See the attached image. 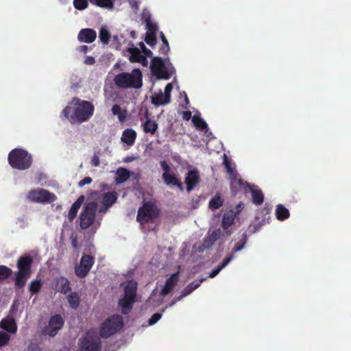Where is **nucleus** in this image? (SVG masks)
Listing matches in <instances>:
<instances>
[{
	"instance_id": "nucleus-7",
	"label": "nucleus",
	"mask_w": 351,
	"mask_h": 351,
	"mask_svg": "<svg viewBox=\"0 0 351 351\" xmlns=\"http://www.w3.org/2000/svg\"><path fill=\"white\" fill-rule=\"evenodd\" d=\"M97 210V204L94 201L85 204L80 215V226L82 229H87L93 224L95 220Z\"/></svg>"
},
{
	"instance_id": "nucleus-16",
	"label": "nucleus",
	"mask_w": 351,
	"mask_h": 351,
	"mask_svg": "<svg viewBox=\"0 0 351 351\" xmlns=\"http://www.w3.org/2000/svg\"><path fill=\"white\" fill-rule=\"evenodd\" d=\"M199 181L200 178L197 170L194 169L189 171L185 178L187 191L189 192L192 191Z\"/></svg>"
},
{
	"instance_id": "nucleus-33",
	"label": "nucleus",
	"mask_w": 351,
	"mask_h": 351,
	"mask_svg": "<svg viewBox=\"0 0 351 351\" xmlns=\"http://www.w3.org/2000/svg\"><path fill=\"white\" fill-rule=\"evenodd\" d=\"M223 199L219 193L213 197L208 203L209 208L212 210H217L223 205Z\"/></svg>"
},
{
	"instance_id": "nucleus-34",
	"label": "nucleus",
	"mask_w": 351,
	"mask_h": 351,
	"mask_svg": "<svg viewBox=\"0 0 351 351\" xmlns=\"http://www.w3.org/2000/svg\"><path fill=\"white\" fill-rule=\"evenodd\" d=\"M130 54L129 60L131 62H138L140 58L142 57V54L140 50L136 47H130L128 49Z\"/></svg>"
},
{
	"instance_id": "nucleus-48",
	"label": "nucleus",
	"mask_w": 351,
	"mask_h": 351,
	"mask_svg": "<svg viewBox=\"0 0 351 351\" xmlns=\"http://www.w3.org/2000/svg\"><path fill=\"white\" fill-rule=\"evenodd\" d=\"M40 287V282L38 280H34L32 282L29 286V291L32 293H36Z\"/></svg>"
},
{
	"instance_id": "nucleus-40",
	"label": "nucleus",
	"mask_w": 351,
	"mask_h": 351,
	"mask_svg": "<svg viewBox=\"0 0 351 351\" xmlns=\"http://www.w3.org/2000/svg\"><path fill=\"white\" fill-rule=\"evenodd\" d=\"M223 165L226 169L227 173L230 175V177L237 173V171L232 167L230 161L225 154H223Z\"/></svg>"
},
{
	"instance_id": "nucleus-11",
	"label": "nucleus",
	"mask_w": 351,
	"mask_h": 351,
	"mask_svg": "<svg viewBox=\"0 0 351 351\" xmlns=\"http://www.w3.org/2000/svg\"><path fill=\"white\" fill-rule=\"evenodd\" d=\"M64 324V319L60 314L53 315L45 326V335L50 337L56 336Z\"/></svg>"
},
{
	"instance_id": "nucleus-44",
	"label": "nucleus",
	"mask_w": 351,
	"mask_h": 351,
	"mask_svg": "<svg viewBox=\"0 0 351 351\" xmlns=\"http://www.w3.org/2000/svg\"><path fill=\"white\" fill-rule=\"evenodd\" d=\"M145 41L150 47H154L156 44V36L155 34H146Z\"/></svg>"
},
{
	"instance_id": "nucleus-4",
	"label": "nucleus",
	"mask_w": 351,
	"mask_h": 351,
	"mask_svg": "<svg viewBox=\"0 0 351 351\" xmlns=\"http://www.w3.org/2000/svg\"><path fill=\"white\" fill-rule=\"evenodd\" d=\"M124 326L123 317L117 314L112 315L103 322L99 327V336L107 339L119 332Z\"/></svg>"
},
{
	"instance_id": "nucleus-2",
	"label": "nucleus",
	"mask_w": 351,
	"mask_h": 351,
	"mask_svg": "<svg viewBox=\"0 0 351 351\" xmlns=\"http://www.w3.org/2000/svg\"><path fill=\"white\" fill-rule=\"evenodd\" d=\"M114 83L119 88H141L143 86V74L139 69H134L131 73L122 72L114 76Z\"/></svg>"
},
{
	"instance_id": "nucleus-58",
	"label": "nucleus",
	"mask_w": 351,
	"mask_h": 351,
	"mask_svg": "<svg viewBox=\"0 0 351 351\" xmlns=\"http://www.w3.org/2000/svg\"><path fill=\"white\" fill-rule=\"evenodd\" d=\"M84 64L86 65H93L95 63V60L93 56H86L84 59Z\"/></svg>"
},
{
	"instance_id": "nucleus-3",
	"label": "nucleus",
	"mask_w": 351,
	"mask_h": 351,
	"mask_svg": "<svg viewBox=\"0 0 351 351\" xmlns=\"http://www.w3.org/2000/svg\"><path fill=\"white\" fill-rule=\"evenodd\" d=\"M10 166L19 171L29 169L33 162L32 156L26 149L15 148L12 149L8 156Z\"/></svg>"
},
{
	"instance_id": "nucleus-8",
	"label": "nucleus",
	"mask_w": 351,
	"mask_h": 351,
	"mask_svg": "<svg viewBox=\"0 0 351 351\" xmlns=\"http://www.w3.org/2000/svg\"><path fill=\"white\" fill-rule=\"evenodd\" d=\"M101 342L96 335L88 332L83 338L80 351H101Z\"/></svg>"
},
{
	"instance_id": "nucleus-43",
	"label": "nucleus",
	"mask_w": 351,
	"mask_h": 351,
	"mask_svg": "<svg viewBox=\"0 0 351 351\" xmlns=\"http://www.w3.org/2000/svg\"><path fill=\"white\" fill-rule=\"evenodd\" d=\"M10 340V337L8 333L0 331V348L6 346Z\"/></svg>"
},
{
	"instance_id": "nucleus-62",
	"label": "nucleus",
	"mask_w": 351,
	"mask_h": 351,
	"mask_svg": "<svg viewBox=\"0 0 351 351\" xmlns=\"http://www.w3.org/2000/svg\"><path fill=\"white\" fill-rule=\"evenodd\" d=\"M138 63H141L143 66H147L148 62L146 57L143 55Z\"/></svg>"
},
{
	"instance_id": "nucleus-56",
	"label": "nucleus",
	"mask_w": 351,
	"mask_h": 351,
	"mask_svg": "<svg viewBox=\"0 0 351 351\" xmlns=\"http://www.w3.org/2000/svg\"><path fill=\"white\" fill-rule=\"evenodd\" d=\"M245 204L243 203L240 202L237 205L235 208L232 209L236 215H239L241 210L244 208Z\"/></svg>"
},
{
	"instance_id": "nucleus-47",
	"label": "nucleus",
	"mask_w": 351,
	"mask_h": 351,
	"mask_svg": "<svg viewBox=\"0 0 351 351\" xmlns=\"http://www.w3.org/2000/svg\"><path fill=\"white\" fill-rule=\"evenodd\" d=\"M162 317V314L159 313H156L152 315V317L148 320V323L149 325L155 324L160 318Z\"/></svg>"
},
{
	"instance_id": "nucleus-28",
	"label": "nucleus",
	"mask_w": 351,
	"mask_h": 351,
	"mask_svg": "<svg viewBox=\"0 0 351 351\" xmlns=\"http://www.w3.org/2000/svg\"><path fill=\"white\" fill-rule=\"evenodd\" d=\"M131 176V172L125 168L119 167L116 172L115 182L121 184L125 182Z\"/></svg>"
},
{
	"instance_id": "nucleus-38",
	"label": "nucleus",
	"mask_w": 351,
	"mask_h": 351,
	"mask_svg": "<svg viewBox=\"0 0 351 351\" xmlns=\"http://www.w3.org/2000/svg\"><path fill=\"white\" fill-rule=\"evenodd\" d=\"M192 121L195 126L200 130H204L208 128V125L206 121L200 117L194 116Z\"/></svg>"
},
{
	"instance_id": "nucleus-57",
	"label": "nucleus",
	"mask_w": 351,
	"mask_h": 351,
	"mask_svg": "<svg viewBox=\"0 0 351 351\" xmlns=\"http://www.w3.org/2000/svg\"><path fill=\"white\" fill-rule=\"evenodd\" d=\"M122 109L120 107L119 105L118 104H114L112 108V112L114 115H117L118 116V114H120V112H121Z\"/></svg>"
},
{
	"instance_id": "nucleus-31",
	"label": "nucleus",
	"mask_w": 351,
	"mask_h": 351,
	"mask_svg": "<svg viewBox=\"0 0 351 351\" xmlns=\"http://www.w3.org/2000/svg\"><path fill=\"white\" fill-rule=\"evenodd\" d=\"M137 284L130 282L124 288V295L135 300L136 296Z\"/></svg>"
},
{
	"instance_id": "nucleus-37",
	"label": "nucleus",
	"mask_w": 351,
	"mask_h": 351,
	"mask_svg": "<svg viewBox=\"0 0 351 351\" xmlns=\"http://www.w3.org/2000/svg\"><path fill=\"white\" fill-rule=\"evenodd\" d=\"M99 38L101 42L104 44H108L110 38L109 31L106 27H101L99 32Z\"/></svg>"
},
{
	"instance_id": "nucleus-49",
	"label": "nucleus",
	"mask_w": 351,
	"mask_h": 351,
	"mask_svg": "<svg viewBox=\"0 0 351 351\" xmlns=\"http://www.w3.org/2000/svg\"><path fill=\"white\" fill-rule=\"evenodd\" d=\"M43 173L42 171L37 172L34 177L32 180V184H39L42 182L43 179Z\"/></svg>"
},
{
	"instance_id": "nucleus-52",
	"label": "nucleus",
	"mask_w": 351,
	"mask_h": 351,
	"mask_svg": "<svg viewBox=\"0 0 351 351\" xmlns=\"http://www.w3.org/2000/svg\"><path fill=\"white\" fill-rule=\"evenodd\" d=\"M169 49V43H167L166 44L162 43V46L159 48V53L162 55L166 56L168 54Z\"/></svg>"
},
{
	"instance_id": "nucleus-51",
	"label": "nucleus",
	"mask_w": 351,
	"mask_h": 351,
	"mask_svg": "<svg viewBox=\"0 0 351 351\" xmlns=\"http://www.w3.org/2000/svg\"><path fill=\"white\" fill-rule=\"evenodd\" d=\"M172 88H173L172 84L171 83L167 84L165 88V92L163 93L165 95V97H166V98H167V99H169L170 101H171V92L172 90Z\"/></svg>"
},
{
	"instance_id": "nucleus-39",
	"label": "nucleus",
	"mask_w": 351,
	"mask_h": 351,
	"mask_svg": "<svg viewBox=\"0 0 351 351\" xmlns=\"http://www.w3.org/2000/svg\"><path fill=\"white\" fill-rule=\"evenodd\" d=\"M12 273V271L9 267L5 265H0V282L9 278Z\"/></svg>"
},
{
	"instance_id": "nucleus-12",
	"label": "nucleus",
	"mask_w": 351,
	"mask_h": 351,
	"mask_svg": "<svg viewBox=\"0 0 351 351\" xmlns=\"http://www.w3.org/2000/svg\"><path fill=\"white\" fill-rule=\"evenodd\" d=\"M230 180L231 192L234 195H236L239 191L242 190L246 191V189H249L251 185L239 178L238 173L230 176Z\"/></svg>"
},
{
	"instance_id": "nucleus-55",
	"label": "nucleus",
	"mask_w": 351,
	"mask_h": 351,
	"mask_svg": "<svg viewBox=\"0 0 351 351\" xmlns=\"http://www.w3.org/2000/svg\"><path fill=\"white\" fill-rule=\"evenodd\" d=\"M91 164L93 167L99 166L100 161L98 154H95L91 158Z\"/></svg>"
},
{
	"instance_id": "nucleus-64",
	"label": "nucleus",
	"mask_w": 351,
	"mask_h": 351,
	"mask_svg": "<svg viewBox=\"0 0 351 351\" xmlns=\"http://www.w3.org/2000/svg\"><path fill=\"white\" fill-rule=\"evenodd\" d=\"M88 47L86 45H81L78 47V51L80 52L86 53L88 51Z\"/></svg>"
},
{
	"instance_id": "nucleus-63",
	"label": "nucleus",
	"mask_w": 351,
	"mask_h": 351,
	"mask_svg": "<svg viewBox=\"0 0 351 351\" xmlns=\"http://www.w3.org/2000/svg\"><path fill=\"white\" fill-rule=\"evenodd\" d=\"M143 53L145 54V56L151 57L152 56V51L147 47L143 49Z\"/></svg>"
},
{
	"instance_id": "nucleus-45",
	"label": "nucleus",
	"mask_w": 351,
	"mask_h": 351,
	"mask_svg": "<svg viewBox=\"0 0 351 351\" xmlns=\"http://www.w3.org/2000/svg\"><path fill=\"white\" fill-rule=\"evenodd\" d=\"M204 280H205L204 278H202L199 280H195V281L192 282L191 283H190L189 285H188L186 286V288L192 293L194 290H195L200 286L201 283Z\"/></svg>"
},
{
	"instance_id": "nucleus-14",
	"label": "nucleus",
	"mask_w": 351,
	"mask_h": 351,
	"mask_svg": "<svg viewBox=\"0 0 351 351\" xmlns=\"http://www.w3.org/2000/svg\"><path fill=\"white\" fill-rule=\"evenodd\" d=\"M0 328L11 334H16L18 330L15 319L10 315L1 320Z\"/></svg>"
},
{
	"instance_id": "nucleus-6",
	"label": "nucleus",
	"mask_w": 351,
	"mask_h": 351,
	"mask_svg": "<svg viewBox=\"0 0 351 351\" xmlns=\"http://www.w3.org/2000/svg\"><path fill=\"white\" fill-rule=\"evenodd\" d=\"M32 259L29 256L21 257L17 263L18 272L16 274L15 284L18 287H23L30 276V267Z\"/></svg>"
},
{
	"instance_id": "nucleus-24",
	"label": "nucleus",
	"mask_w": 351,
	"mask_h": 351,
	"mask_svg": "<svg viewBox=\"0 0 351 351\" xmlns=\"http://www.w3.org/2000/svg\"><path fill=\"white\" fill-rule=\"evenodd\" d=\"M142 128L145 133L151 134H154L158 128L156 121L147 117V112H146V121L142 124Z\"/></svg>"
},
{
	"instance_id": "nucleus-27",
	"label": "nucleus",
	"mask_w": 351,
	"mask_h": 351,
	"mask_svg": "<svg viewBox=\"0 0 351 351\" xmlns=\"http://www.w3.org/2000/svg\"><path fill=\"white\" fill-rule=\"evenodd\" d=\"M221 231L220 229L213 230L206 238L204 239L203 245L205 247H211L214 243L220 237Z\"/></svg>"
},
{
	"instance_id": "nucleus-46",
	"label": "nucleus",
	"mask_w": 351,
	"mask_h": 351,
	"mask_svg": "<svg viewBox=\"0 0 351 351\" xmlns=\"http://www.w3.org/2000/svg\"><path fill=\"white\" fill-rule=\"evenodd\" d=\"M57 197L55 194L50 193L49 191L45 190V203H51L56 201Z\"/></svg>"
},
{
	"instance_id": "nucleus-1",
	"label": "nucleus",
	"mask_w": 351,
	"mask_h": 351,
	"mask_svg": "<svg viewBox=\"0 0 351 351\" xmlns=\"http://www.w3.org/2000/svg\"><path fill=\"white\" fill-rule=\"evenodd\" d=\"M95 112L94 105L88 101L75 97L62 111V114L71 123H81L88 121Z\"/></svg>"
},
{
	"instance_id": "nucleus-54",
	"label": "nucleus",
	"mask_w": 351,
	"mask_h": 351,
	"mask_svg": "<svg viewBox=\"0 0 351 351\" xmlns=\"http://www.w3.org/2000/svg\"><path fill=\"white\" fill-rule=\"evenodd\" d=\"M92 181H93V180L90 177H89V176L85 177L84 178H83L78 182V186L82 187V186H84L85 184H90L92 182Z\"/></svg>"
},
{
	"instance_id": "nucleus-41",
	"label": "nucleus",
	"mask_w": 351,
	"mask_h": 351,
	"mask_svg": "<svg viewBox=\"0 0 351 351\" xmlns=\"http://www.w3.org/2000/svg\"><path fill=\"white\" fill-rule=\"evenodd\" d=\"M247 235L245 234H243L242 235V239L239 241L234 247L232 250V252L235 253L240 250H241L245 245V243L247 242Z\"/></svg>"
},
{
	"instance_id": "nucleus-26",
	"label": "nucleus",
	"mask_w": 351,
	"mask_h": 351,
	"mask_svg": "<svg viewBox=\"0 0 351 351\" xmlns=\"http://www.w3.org/2000/svg\"><path fill=\"white\" fill-rule=\"evenodd\" d=\"M237 216L234 213L233 210H230L229 211L225 213L223 215L221 226L224 230H227L229 227H230Z\"/></svg>"
},
{
	"instance_id": "nucleus-21",
	"label": "nucleus",
	"mask_w": 351,
	"mask_h": 351,
	"mask_svg": "<svg viewBox=\"0 0 351 351\" xmlns=\"http://www.w3.org/2000/svg\"><path fill=\"white\" fill-rule=\"evenodd\" d=\"M84 196L83 195L78 197L77 200L72 204L69 213L68 219L70 222L73 221L77 216V213L84 202Z\"/></svg>"
},
{
	"instance_id": "nucleus-10",
	"label": "nucleus",
	"mask_w": 351,
	"mask_h": 351,
	"mask_svg": "<svg viewBox=\"0 0 351 351\" xmlns=\"http://www.w3.org/2000/svg\"><path fill=\"white\" fill-rule=\"evenodd\" d=\"M95 263V258L90 255L84 254L82 256L80 265L75 268V273L79 278L86 277Z\"/></svg>"
},
{
	"instance_id": "nucleus-13",
	"label": "nucleus",
	"mask_w": 351,
	"mask_h": 351,
	"mask_svg": "<svg viewBox=\"0 0 351 351\" xmlns=\"http://www.w3.org/2000/svg\"><path fill=\"white\" fill-rule=\"evenodd\" d=\"M180 272L177 271L171 274L166 280L164 287L160 293L162 296L168 295L176 287L179 281Z\"/></svg>"
},
{
	"instance_id": "nucleus-59",
	"label": "nucleus",
	"mask_w": 351,
	"mask_h": 351,
	"mask_svg": "<svg viewBox=\"0 0 351 351\" xmlns=\"http://www.w3.org/2000/svg\"><path fill=\"white\" fill-rule=\"evenodd\" d=\"M190 293H191V291H190L186 287L181 292V294L179 297H178V298L176 299V300H180L182 298H183L184 297H186L188 295H189Z\"/></svg>"
},
{
	"instance_id": "nucleus-29",
	"label": "nucleus",
	"mask_w": 351,
	"mask_h": 351,
	"mask_svg": "<svg viewBox=\"0 0 351 351\" xmlns=\"http://www.w3.org/2000/svg\"><path fill=\"white\" fill-rule=\"evenodd\" d=\"M67 302L69 306L76 310L80 304V298L77 292L72 291L66 296Z\"/></svg>"
},
{
	"instance_id": "nucleus-32",
	"label": "nucleus",
	"mask_w": 351,
	"mask_h": 351,
	"mask_svg": "<svg viewBox=\"0 0 351 351\" xmlns=\"http://www.w3.org/2000/svg\"><path fill=\"white\" fill-rule=\"evenodd\" d=\"M170 101L165 97V95L162 93H159L156 94L154 96L152 97V103L156 106H159L162 105H166L169 104Z\"/></svg>"
},
{
	"instance_id": "nucleus-53",
	"label": "nucleus",
	"mask_w": 351,
	"mask_h": 351,
	"mask_svg": "<svg viewBox=\"0 0 351 351\" xmlns=\"http://www.w3.org/2000/svg\"><path fill=\"white\" fill-rule=\"evenodd\" d=\"M162 169L164 171L163 173H170V167L165 160H162L160 162Z\"/></svg>"
},
{
	"instance_id": "nucleus-25",
	"label": "nucleus",
	"mask_w": 351,
	"mask_h": 351,
	"mask_svg": "<svg viewBox=\"0 0 351 351\" xmlns=\"http://www.w3.org/2000/svg\"><path fill=\"white\" fill-rule=\"evenodd\" d=\"M134 302V299L123 295V298L119 300V305L121 307V313L124 315L128 314V311L132 308Z\"/></svg>"
},
{
	"instance_id": "nucleus-15",
	"label": "nucleus",
	"mask_w": 351,
	"mask_h": 351,
	"mask_svg": "<svg viewBox=\"0 0 351 351\" xmlns=\"http://www.w3.org/2000/svg\"><path fill=\"white\" fill-rule=\"evenodd\" d=\"M97 38V33L93 29L84 28L80 31L77 39L80 42L92 43Z\"/></svg>"
},
{
	"instance_id": "nucleus-42",
	"label": "nucleus",
	"mask_w": 351,
	"mask_h": 351,
	"mask_svg": "<svg viewBox=\"0 0 351 351\" xmlns=\"http://www.w3.org/2000/svg\"><path fill=\"white\" fill-rule=\"evenodd\" d=\"M73 6L78 10H84L88 6L87 0H73Z\"/></svg>"
},
{
	"instance_id": "nucleus-5",
	"label": "nucleus",
	"mask_w": 351,
	"mask_h": 351,
	"mask_svg": "<svg viewBox=\"0 0 351 351\" xmlns=\"http://www.w3.org/2000/svg\"><path fill=\"white\" fill-rule=\"evenodd\" d=\"M160 210L152 202H145L138 208L136 220L141 224L152 223L160 215Z\"/></svg>"
},
{
	"instance_id": "nucleus-19",
	"label": "nucleus",
	"mask_w": 351,
	"mask_h": 351,
	"mask_svg": "<svg viewBox=\"0 0 351 351\" xmlns=\"http://www.w3.org/2000/svg\"><path fill=\"white\" fill-rule=\"evenodd\" d=\"M162 178L166 185L175 186H177L180 190H183L182 183L175 173H162Z\"/></svg>"
},
{
	"instance_id": "nucleus-35",
	"label": "nucleus",
	"mask_w": 351,
	"mask_h": 351,
	"mask_svg": "<svg viewBox=\"0 0 351 351\" xmlns=\"http://www.w3.org/2000/svg\"><path fill=\"white\" fill-rule=\"evenodd\" d=\"M233 256H230L228 257H226V258H224V260L223 261V262L221 263V264L219 266H217L215 269H213L210 274H209V277L210 278H214L215 277L219 272L220 271L223 269L230 262V261L232 259Z\"/></svg>"
},
{
	"instance_id": "nucleus-36",
	"label": "nucleus",
	"mask_w": 351,
	"mask_h": 351,
	"mask_svg": "<svg viewBox=\"0 0 351 351\" xmlns=\"http://www.w3.org/2000/svg\"><path fill=\"white\" fill-rule=\"evenodd\" d=\"M91 2L99 8L107 10H112L114 8L112 0H93Z\"/></svg>"
},
{
	"instance_id": "nucleus-18",
	"label": "nucleus",
	"mask_w": 351,
	"mask_h": 351,
	"mask_svg": "<svg viewBox=\"0 0 351 351\" xmlns=\"http://www.w3.org/2000/svg\"><path fill=\"white\" fill-rule=\"evenodd\" d=\"M26 198L32 202L43 203L44 202V189L42 188L32 189L27 193Z\"/></svg>"
},
{
	"instance_id": "nucleus-17",
	"label": "nucleus",
	"mask_w": 351,
	"mask_h": 351,
	"mask_svg": "<svg viewBox=\"0 0 351 351\" xmlns=\"http://www.w3.org/2000/svg\"><path fill=\"white\" fill-rule=\"evenodd\" d=\"M248 189L251 192L252 203L256 206L261 205L263 203L265 199L263 193L261 189L254 184H251Z\"/></svg>"
},
{
	"instance_id": "nucleus-30",
	"label": "nucleus",
	"mask_w": 351,
	"mask_h": 351,
	"mask_svg": "<svg viewBox=\"0 0 351 351\" xmlns=\"http://www.w3.org/2000/svg\"><path fill=\"white\" fill-rule=\"evenodd\" d=\"M289 210L282 204H278L276 208V218L280 221H284L289 217Z\"/></svg>"
},
{
	"instance_id": "nucleus-9",
	"label": "nucleus",
	"mask_w": 351,
	"mask_h": 351,
	"mask_svg": "<svg viewBox=\"0 0 351 351\" xmlns=\"http://www.w3.org/2000/svg\"><path fill=\"white\" fill-rule=\"evenodd\" d=\"M150 69L153 75H156L159 79L168 80L170 77V75L166 70L164 60L160 57H154L152 58Z\"/></svg>"
},
{
	"instance_id": "nucleus-23",
	"label": "nucleus",
	"mask_w": 351,
	"mask_h": 351,
	"mask_svg": "<svg viewBox=\"0 0 351 351\" xmlns=\"http://www.w3.org/2000/svg\"><path fill=\"white\" fill-rule=\"evenodd\" d=\"M136 138V132L131 128H127L123 130L121 136V141L127 144L128 146H132L134 144Z\"/></svg>"
},
{
	"instance_id": "nucleus-61",
	"label": "nucleus",
	"mask_w": 351,
	"mask_h": 351,
	"mask_svg": "<svg viewBox=\"0 0 351 351\" xmlns=\"http://www.w3.org/2000/svg\"><path fill=\"white\" fill-rule=\"evenodd\" d=\"M192 117V114H191V111H184L182 112V118L183 119L186 120V121H189L191 119Z\"/></svg>"
},
{
	"instance_id": "nucleus-20",
	"label": "nucleus",
	"mask_w": 351,
	"mask_h": 351,
	"mask_svg": "<svg viewBox=\"0 0 351 351\" xmlns=\"http://www.w3.org/2000/svg\"><path fill=\"white\" fill-rule=\"evenodd\" d=\"M54 289L58 292L66 294L71 290L69 281L64 277L58 278L54 282Z\"/></svg>"
},
{
	"instance_id": "nucleus-60",
	"label": "nucleus",
	"mask_w": 351,
	"mask_h": 351,
	"mask_svg": "<svg viewBox=\"0 0 351 351\" xmlns=\"http://www.w3.org/2000/svg\"><path fill=\"white\" fill-rule=\"evenodd\" d=\"M118 119L120 122H124L127 117L126 110H122L119 114H118Z\"/></svg>"
},
{
	"instance_id": "nucleus-22",
	"label": "nucleus",
	"mask_w": 351,
	"mask_h": 351,
	"mask_svg": "<svg viewBox=\"0 0 351 351\" xmlns=\"http://www.w3.org/2000/svg\"><path fill=\"white\" fill-rule=\"evenodd\" d=\"M117 195L115 192L105 193L102 198V204L104 208H101L100 212H105L117 201Z\"/></svg>"
},
{
	"instance_id": "nucleus-50",
	"label": "nucleus",
	"mask_w": 351,
	"mask_h": 351,
	"mask_svg": "<svg viewBox=\"0 0 351 351\" xmlns=\"http://www.w3.org/2000/svg\"><path fill=\"white\" fill-rule=\"evenodd\" d=\"M147 32L149 34H155L156 31L158 30V27L156 24L151 23L149 21H147Z\"/></svg>"
}]
</instances>
